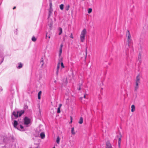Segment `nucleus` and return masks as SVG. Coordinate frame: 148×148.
<instances>
[{
  "instance_id": "1",
  "label": "nucleus",
  "mask_w": 148,
  "mask_h": 148,
  "mask_svg": "<svg viewBox=\"0 0 148 148\" xmlns=\"http://www.w3.org/2000/svg\"><path fill=\"white\" fill-rule=\"evenodd\" d=\"M140 75H138L136 77L134 85V91H136L139 88V85L140 83Z\"/></svg>"
},
{
  "instance_id": "2",
  "label": "nucleus",
  "mask_w": 148,
  "mask_h": 148,
  "mask_svg": "<svg viewBox=\"0 0 148 148\" xmlns=\"http://www.w3.org/2000/svg\"><path fill=\"white\" fill-rule=\"evenodd\" d=\"M87 30L86 29H84L81 32L80 36V40L82 42H84L85 39L86 35L87 34Z\"/></svg>"
},
{
  "instance_id": "3",
  "label": "nucleus",
  "mask_w": 148,
  "mask_h": 148,
  "mask_svg": "<svg viewBox=\"0 0 148 148\" xmlns=\"http://www.w3.org/2000/svg\"><path fill=\"white\" fill-rule=\"evenodd\" d=\"M126 36L127 38V40L128 44L126 45L125 47L126 48L128 49V48L129 47V44L132 41V39L131 38V36L128 30L127 31L126 33Z\"/></svg>"
},
{
  "instance_id": "4",
  "label": "nucleus",
  "mask_w": 148,
  "mask_h": 148,
  "mask_svg": "<svg viewBox=\"0 0 148 148\" xmlns=\"http://www.w3.org/2000/svg\"><path fill=\"white\" fill-rule=\"evenodd\" d=\"M24 112L25 111L24 110L18 111L16 113L14 111L12 113V114L14 115L15 117L17 118L18 117L21 116L22 114L24 113Z\"/></svg>"
},
{
  "instance_id": "5",
  "label": "nucleus",
  "mask_w": 148,
  "mask_h": 148,
  "mask_svg": "<svg viewBox=\"0 0 148 148\" xmlns=\"http://www.w3.org/2000/svg\"><path fill=\"white\" fill-rule=\"evenodd\" d=\"M30 119L27 117H25L24 118V124L25 125H27L30 123Z\"/></svg>"
},
{
  "instance_id": "6",
  "label": "nucleus",
  "mask_w": 148,
  "mask_h": 148,
  "mask_svg": "<svg viewBox=\"0 0 148 148\" xmlns=\"http://www.w3.org/2000/svg\"><path fill=\"white\" fill-rule=\"evenodd\" d=\"M60 62H61V61H59L57 64V66L56 71V75L57 76L58 75V72H59V70L60 69Z\"/></svg>"
},
{
  "instance_id": "7",
  "label": "nucleus",
  "mask_w": 148,
  "mask_h": 148,
  "mask_svg": "<svg viewBox=\"0 0 148 148\" xmlns=\"http://www.w3.org/2000/svg\"><path fill=\"white\" fill-rule=\"evenodd\" d=\"M48 19L49 20V21L48 23V25L49 26L50 30H51L53 24V22L52 21L51 19H50L49 18Z\"/></svg>"
},
{
  "instance_id": "8",
  "label": "nucleus",
  "mask_w": 148,
  "mask_h": 148,
  "mask_svg": "<svg viewBox=\"0 0 148 148\" xmlns=\"http://www.w3.org/2000/svg\"><path fill=\"white\" fill-rule=\"evenodd\" d=\"M120 135V137L118 138V147L119 148H121V134H119Z\"/></svg>"
},
{
  "instance_id": "9",
  "label": "nucleus",
  "mask_w": 148,
  "mask_h": 148,
  "mask_svg": "<svg viewBox=\"0 0 148 148\" xmlns=\"http://www.w3.org/2000/svg\"><path fill=\"white\" fill-rule=\"evenodd\" d=\"M106 148H112L111 144L108 141L106 143Z\"/></svg>"
},
{
  "instance_id": "10",
  "label": "nucleus",
  "mask_w": 148,
  "mask_h": 148,
  "mask_svg": "<svg viewBox=\"0 0 148 148\" xmlns=\"http://www.w3.org/2000/svg\"><path fill=\"white\" fill-rule=\"evenodd\" d=\"M53 12V9L52 8H49V13L48 14V19H49L50 16H51V14Z\"/></svg>"
},
{
  "instance_id": "11",
  "label": "nucleus",
  "mask_w": 148,
  "mask_h": 148,
  "mask_svg": "<svg viewBox=\"0 0 148 148\" xmlns=\"http://www.w3.org/2000/svg\"><path fill=\"white\" fill-rule=\"evenodd\" d=\"M62 106V104H59V106L58 108L57 112L58 113H60V108H61V107Z\"/></svg>"
},
{
  "instance_id": "12",
  "label": "nucleus",
  "mask_w": 148,
  "mask_h": 148,
  "mask_svg": "<svg viewBox=\"0 0 148 148\" xmlns=\"http://www.w3.org/2000/svg\"><path fill=\"white\" fill-rule=\"evenodd\" d=\"M23 66V64L20 62L18 63V66H17V68L18 69L21 68Z\"/></svg>"
},
{
  "instance_id": "13",
  "label": "nucleus",
  "mask_w": 148,
  "mask_h": 148,
  "mask_svg": "<svg viewBox=\"0 0 148 148\" xmlns=\"http://www.w3.org/2000/svg\"><path fill=\"white\" fill-rule=\"evenodd\" d=\"M40 136L42 139H43L45 138V135L44 132H41L40 134Z\"/></svg>"
},
{
  "instance_id": "14",
  "label": "nucleus",
  "mask_w": 148,
  "mask_h": 148,
  "mask_svg": "<svg viewBox=\"0 0 148 148\" xmlns=\"http://www.w3.org/2000/svg\"><path fill=\"white\" fill-rule=\"evenodd\" d=\"M131 108H132L131 109V111L132 112H134L135 110V106L134 105H133L131 106Z\"/></svg>"
},
{
  "instance_id": "15",
  "label": "nucleus",
  "mask_w": 148,
  "mask_h": 148,
  "mask_svg": "<svg viewBox=\"0 0 148 148\" xmlns=\"http://www.w3.org/2000/svg\"><path fill=\"white\" fill-rule=\"evenodd\" d=\"M18 125V122L16 121H14L13 125L14 127L16 128V126Z\"/></svg>"
},
{
  "instance_id": "16",
  "label": "nucleus",
  "mask_w": 148,
  "mask_h": 148,
  "mask_svg": "<svg viewBox=\"0 0 148 148\" xmlns=\"http://www.w3.org/2000/svg\"><path fill=\"white\" fill-rule=\"evenodd\" d=\"M58 30L59 32L58 34L59 35H61L62 32V29L61 27H59L58 29Z\"/></svg>"
},
{
  "instance_id": "17",
  "label": "nucleus",
  "mask_w": 148,
  "mask_h": 148,
  "mask_svg": "<svg viewBox=\"0 0 148 148\" xmlns=\"http://www.w3.org/2000/svg\"><path fill=\"white\" fill-rule=\"evenodd\" d=\"M141 55L139 54L138 57V61H139V62L140 64L141 62Z\"/></svg>"
},
{
  "instance_id": "18",
  "label": "nucleus",
  "mask_w": 148,
  "mask_h": 148,
  "mask_svg": "<svg viewBox=\"0 0 148 148\" xmlns=\"http://www.w3.org/2000/svg\"><path fill=\"white\" fill-rule=\"evenodd\" d=\"M71 134L73 135H74L75 134V132L74 131V128L73 127L71 128Z\"/></svg>"
},
{
  "instance_id": "19",
  "label": "nucleus",
  "mask_w": 148,
  "mask_h": 148,
  "mask_svg": "<svg viewBox=\"0 0 148 148\" xmlns=\"http://www.w3.org/2000/svg\"><path fill=\"white\" fill-rule=\"evenodd\" d=\"M42 93L41 91H40L38 94V99H40V95H41Z\"/></svg>"
},
{
  "instance_id": "20",
  "label": "nucleus",
  "mask_w": 148,
  "mask_h": 148,
  "mask_svg": "<svg viewBox=\"0 0 148 148\" xmlns=\"http://www.w3.org/2000/svg\"><path fill=\"white\" fill-rule=\"evenodd\" d=\"M83 122V119L82 117H81L80 118L79 121V124H82Z\"/></svg>"
},
{
  "instance_id": "21",
  "label": "nucleus",
  "mask_w": 148,
  "mask_h": 148,
  "mask_svg": "<svg viewBox=\"0 0 148 148\" xmlns=\"http://www.w3.org/2000/svg\"><path fill=\"white\" fill-rule=\"evenodd\" d=\"M60 138L59 137V136H58L57 137L56 142L57 143L59 144L60 143Z\"/></svg>"
},
{
  "instance_id": "22",
  "label": "nucleus",
  "mask_w": 148,
  "mask_h": 148,
  "mask_svg": "<svg viewBox=\"0 0 148 148\" xmlns=\"http://www.w3.org/2000/svg\"><path fill=\"white\" fill-rule=\"evenodd\" d=\"M40 63L41 64V67H42L43 66L44 64V61L43 60H42L40 61Z\"/></svg>"
},
{
  "instance_id": "23",
  "label": "nucleus",
  "mask_w": 148,
  "mask_h": 148,
  "mask_svg": "<svg viewBox=\"0 0 148 148\" xmlns=\"http://www.w3.org/2000/svg\"><path fill=\"white\" fill-rule=\"evenodd\" d=\"M32 40L33 41L35 42L36 40V38L34 36H33L32 38Z\"/></svg>"
},
{
  "instance_id": "24",
  "label": "nucleus",
  "mask_w": 148,
  "mask_h": 148,
  "mask_svg": "<svg viewBox=\"0 0 148 148\" xmlns=\"http://www.w3.org/2000/svg\"><path fill=\"white\" fill-rule=\"evenodd\" d=\"M60 8L61 10H63L64 9V5L62 4L60 5Z\"/></svg>"
},
{
  "instance_id": "25",
  "label": "nucleus",
  "mask_w": 148,
  "mask_h": 148,
  "mask_svg": "<svg viewBox=\"0 0 148 148\" xmlns=\"http://www.w3.org/2000/svg\"><path fill=\"white\" fill-rule=\"evenodd\" d=\"M69 7L70 6L69 5L66 6L65 8V10L67 11H68L69 9Z\"/></svg>"
},
{
  "instance_id": "26",
  "label": "nucleus",
  "mask_w": 148,
  "mask_h": 148,
  "mask_svg": "<svg viewBox=\"0 0 148 148\" xmlns=\"http://www.w3.org/2000/svg\"><path fill=\"white\" fill-rule=\"evenodd\" d=\"M62 53V49H60L59 51V57H60L61 56V54Z\"/></svg>"
},
{
  "instance_id": "27",
  "label": "nucleus",
  "mask_w": 148,
  "mask_h": 148,
  "mask_svg": "<svg viewBox=\"0 0 148 148\" xmlns=\"http://www.w3.org/2000/svg\"><path fill=\"white\" fill-rule=\"evenodd\" d=\"M60 61H61L60 63H61V66L62 68H64V65L63 63L61 61V60H60Z\"/></svg>"
},
{
  "instance_id": "28",
  "label": "nucleus",
  "mask_w": 148,
  "mask_h": 148,
  "mask_svg": "<svg viewBox=\"0 0 148 148\" xmlns=\"http://www.w3.org/2000/svg\"><path fill=\"white\" fill-rule=\"evenodd\" d=\"M92 9L91 8H89L88 9V12L89 14H90V13L91 12H92Z\"/></svg>"
},
{
  "instance_id": "29",
  "label": "nucleus",
  "mask_w": 148,
  "mask_h": 148,
  "mask_svg": "<svg viewBox=\"0 0 148 148\" xmlns=\"http://www.w3.org/2000/svg\"><path fill=\"white\" fill-rule=\"evenodd\" d=\"M20 127L21 130H22L23 128V127L22 125H20Z\"/></svg>"
},
{
  "instance_id": "30",
  "label": "nucleus",
  "mask_w": 148,
  "mask_h": 148,
  "mask_svg": "<svg viewBox=\"0 0 148 148\" xmlns=\"http://www.w3.org/2000/svg\"><path fill=\"white\" fill-rule=\"evenodd\" d=\"M49 6H50V8H52V3L51 2L50 3Z\"/></svg>"
},
{
  "instance_id": "31",
  "label": "nucleus",
  "mask_w": 148,
  "mask_h": 148,
  "mask_svg": "<svg viewBox=\"0 0 148 148\" xmlns=\"http://www.w3.org/2000/svg\"><path fill=\"white\" fill-rule=\"evenodd\" d=\"M28 108V107L26 105H25L24 106V108L25 109H27Z\"/></svg>"
},
{
  "instance_id": "32",
  "label": "nucleus",
  "mask_w": 148,
  "mask_h": 148,
  "mask_svg": "<svg viewBox=\"0 0 148 148\" xmlns=\"http://www.w3.org/2000/svg\"><path fill=\"white\" fill-rule=\"evenodd\" d=\"M70 38H73V34L72 33H71L70 35Z\"/></svg>"
},
{
  "instance_id": "33",
  "label": "nucleus",
  "mask_w": 148,
  "mask_h": 148,
  "mask_svg": "<svg viewBox=\"0 0 148 148\" xmlns=\"http://www.w3.org/2000/svg\"><path fill=\"white\" fill-rule=\"evenodd\" d=\"M72 118L71 116V121L69 123H71L72 122Z\"/></svg>"
},
{
  "instance_id": "34",
  "label": "nucleus",
  "mask_w": 148,
  "mask_h": 148,
  "mask_svg": "<svg viewBox=\"0 0 148 148\" xmlns=\"http://www.w3.org/2000/svg\"><path fill=\"white\" fill-rule=\"evenodd\" d=\"M62 47H63V45H62V44H61L60 45V49H62Z\"/></svg>"
},
{
  "instance_id": "35",
  "label": "nucleus",
  "mask_w": 148,
  "mask_h": 148,
  "mask_svg": "<svg viewBox=\"0 0 148 148\" xmlns=\"http://www.w3.org/2000/svg\"><path fill=\"white\" fill-rule=\"evenodd\" d=\"M2 90V87L0 86V91H1Z\"/></svg>"
},
{
  "instance_id": "36",
  "label": "nucleus",
  "mask_w": 148,
  "mask_h": 148,
  "mask_svg": "<svg viewBox=\"0 0 148 148\" xmlns=\"http://www.w3.org/2000/svg\"><path fill=\"white\" fill-rule=\"evenodd\" d=\"M84 98H86V99H88V98H87V97H86V95H84Z\"/></svg>"
},
{
  "instance_id": "37",
  "label": "nucleus",
  "mask_w": 148,
  "mask_h": 148,
  "mask_svg": "<svg viewBox=\"0 0 148 148\" xmlns=\"http://www.w3.org/2000/svg\"><path fill=\"white\" fill-rule=\"evenodd\" d=\"M48 36H47V33H46V38L47 37H48Z\"/></svg>"
},
{
  "instance_id": "38",
  "label": "nucleus",
  "mask_w": 148,
  "mask_h": 148,
  "mask_svg": "<svg viewBox=\"0 0 148 148\" xmlns=\"http://www.w3.org/2000/svg\"><path fill=\"white\" fill-rule=\"evenodd\" d=\"M48 38H49V39H50V35H49V36H48Z\"/></svg>"
},
{
  "instance_id": "39",
  "label": "nucleus",
  "mask_w": 148,
  "mask_h": 148,
  "mask_svg": "<svg viewBox=\"0 0 148 148\" xmlns=\"http://www.w3.org/2000/svg\"><path fill=\"white\" fill-rule=\"evenodd\" d=\"M86 55H87V49H86Z\"/></svg>"
},
{
  "instance_id": "40",
  "label": "nucleus",
  "mask_w": 148,
  "mask_h": 148,
  "mask_svg": "<svg viewBox=\"0 0 148 148\" xmlns=\"http://www.w3.org/2000/svg\"><path fill=\"white\" fill-rule=\"evenodd\" d=\"M15 8H16V7L15 6V7H14V8H13V9H15Z\"/></svg>"
},
{
  "instance_id": "41",
  "label": "nucleus",
  "mask_w": 148,
  "mask_h": 148,
  "mask_svg": "<svg viewBox=\"0 0 148 148\" xmlns=\"http://www.w3.org/2000/svg\"><path fill=\"white\" fill-rule=\"evenodd\" d=\"M80 88H79V89H78L79 90H80Z\"/></svg>"
},
{
  "instance_id": "42",
  "label": "nucleus",
  "mask_w": 148,
  "mask_h": 148,
  "mask_svg": "<svg viewBox=\"0 0 148 148\" xmlns=\"http://www.w3.org/2000/svg\"><path fill=\"white\" fill-rule=\"evenodd\" d=\"M52 148H55V147H53Z\"/></svg>"
}]
</instances>
